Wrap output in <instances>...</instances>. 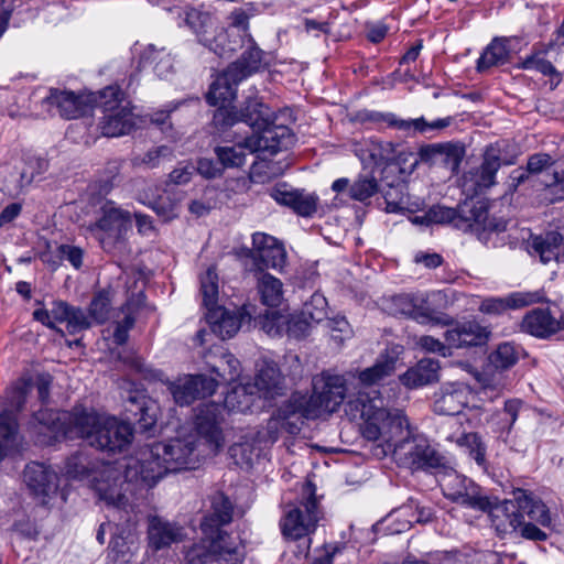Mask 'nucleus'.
<instances>
[{"instance_id": "40", "label": "nucleus", "mask_w": 564, "mask_h": 564, "mask_svg": "<svg viewBox=\"0 0 564 564\" xmlns=\"http://www.w3.org/2000/svg\"><path fill=\"white\" fill-rule=\"evenodd\" d=\"M512 502L516 505V512L521 513L523 517L527 514L531 520L541 525L550 524L551 517L546 506L532 494L525 490H518Z\"/></svg>"}, {"instance_id": "17", "label": "nucleus", "mask_w": 564, "mask_h": 564, "mask_svg": "<svg viewBox=\"0 0 564 564\" xmlns=\"http://www.w3.org/2000/svg\"><path fill=\"white\" fill-rule=\"evenodd\" d=\"M95 97H98V93L79 96L73 91L52 88L43 99V105L47 107L52 115L57 113L65 119H76L88 111Z\"/></svg>"}, {"instance_id": "7", "label": "nucleus", "mask_w": 564, "mask_h": 564, "mask_svg": "<svg viewBox=\"0 0 564 564\" xmlns=\"http://www.w3.org/2000/svg\"><path fill=\"white\" fill-rule=\"evenodd\" d=\"M184 22L195 35L197 42L220 57H229L238 50V41L220 21L207 11L186 8Z\"/></svg>"}, {"instance_id": "33", "label": "nucleus", "mask_w": 564, "mask_h": 564, "mask_svg": "<svg viewBox=\"0 0 564 564\" xmlns=\"http://www.w3.org/2000/svg\"><path fill=\"white\" fill-rule=\"evenodd\" d=\"M256 389L260 397L272 399L280 395L284 390V382L280 369L274 362L264 361L258 370L254 383L251 389Z\"/></svg>"}, {"instance_id": "55", "label": "nucleus", "mask_w": 564, "mask_h": 564, "mask_svg": "<svg viewBox=\"0 0 564 564\" xmlns=\"http://www.w3.org/2000/svg\"><path fill=\"white\" fill-rule=\"evenodd\" d=\"M377 178L371 174L360 175L350 186L349 196L359 202H365L378 192Z\"/></svg>"}, {"instance_id": "12", "label": "nucleus", "mask_w": 564, "mask_h": 564, "mask_svg": "<svg viewBox=\"0 0 564 564\" xmlns=\"http://www.w3.org/2000/svg\"><path fill=\"white\" fill-rule=\"evenodd\" d=\"M543 174L542 184L552 202L564 199V165L547 153H535L528 159L527 169H517L511 180L519 185L533 175Z\"/></svg>"}, {"instance_id": "46", "label": "nucleus", "mask_w": 564, "mask_h": 564, "mask_svg": "<svg viewBox=\"0 0 564 564\" xmlns=\"http://www.w3.org/2000/svg\"><path fill=\"white\" fill-rule=\"evenodd\" d=\"M508 59V48L503 40H494L478 59L477 69L484 72L492 66L506 63Z\"/></svg>"}, {"instance_id": "42", "label": "nucleus", "mask_w": 564, "mask_h": 564, "mask_svg": "<svg viewBox=\"0 0 564 564\" xmlns=\"http://www.w3.org/2000/svg\"><path fill=\"white\" fill-rule=\"evenodd\" d=\"M446 440L455 443L475 462L482 466L486 462V446L477 433L449 434Z\"/></svg>"}, {"instance_id": "36", "label": "nucleus", "mask_w": 564, "mask_h": 564, "mask_svg": "<svg viewBox=\"0 0 564 564\" xmlns=\"http://www.w3.org/2000/svg\"><path fill=\"white\" fill-rule=\"evenodd\" d=\"M52 314L58 323H66L69 334H77L91 326L90 315H86L82 308L70 306L63 301L53 303Z\"/></svg>"}, {"instance_id": "23", "label": "nucleus", "mask_w": 564, "mask_h": 564, "mask_svg": "<svg viewBox=\"0 0 564 564\" xmlns=\"http://www.w3.org/2000/svg\"><path fill=\"white\" fill-rule=\"evenodd\" d=\"M490 332L476 321H465L452 325L444 334L451 348L480 346L488 340Z\"/></svg>"}, {"instance_id": "57", "label": "nucleus", "mask_w": 564, "mask_h": 564, "mask_svg": "<svg viewBox=\"0 0 564 564\" xmlns=\"http://www.w3.org/2000/svg\"><path fill=\"white\" fill-rule=\"evenodd\" d=\"M111 305L110 291L102 290L97 292L89 305V315L98 324L105 323L109 318Z\"/></svg>"}, {"instance_id": "10", "label": "nucleus", "mask_w": 564, "mask_h": 564, "mask_svg": "<svg viewBox=\"0 0 564 564\" xmlns=\"http://www.w3.org/2000/svg\"><path fill=\"white\" fill-rule=\"evenodd\" d=\"M237 66H228L225 72L216 77L206 96L208 104L218 106L214 113V123L226 128L241 122V111H237L230 102L236 98L237 86L242 78L235 73Z\"/></svg>"}, {"instance_id": "14", "label": "nucleus", "mask_w": 564, "mask_h": 564, "mask_svg": "<svg viewBox=\"0 0 564 564\" xmlns=\"http://www.w3.org/2000/svg\"><path fill=\"white\" fill-rule=\"evenodd\" d=\"M390 454L395 462L411 470L435 469L443 465V456L440 455L423 435H404L400 442L392 447Z\"/></svg>"}, {"instance_id": "35", "label": "nucleus", "mask_w": 564, "mask_h": 564, "mask_svg": "<svg viewBox=\"0 0 564 564\" xmlns=\"http://www.w3.org/2000/svg\"><path fill=\"white\" fill-rule=\"evenodd\" d=\"M232 518V506L228 498L217 494L212 500V513L204 518L200 527L205 536L216 535L221 525L228 524Z\"/></svg>"}, {"instance_id": "64", "label": "nucleus", "mask_w": 564, "mask_h": 564, "mask_svg": "<svg viewBox=\"0 0 564 564\" xmlns=\"http://www.w3.org/2000/svg\"><path fill=\"white\" fill-rule=\"evenodd\" d=\"M457 217V212L451 207L433 206L427 210V218L431 224H451L455 221Z\"/></svg>"}, {"instance_id": "43", "label": "nucleus", "mask_w": 564, "mask_h": 564, "mask_svg": "<svg viewBox=\"0 0 564 564\" xmlns=\"http://www.w3.org/2000/svg\"><path fill=\"white\" fill-rule=\"evenodd\" d=\"M47 169L48 162L45 158L33 153H25L19 167L20 186H29L37 176L45 173Z\"/></svg>"}, {"instance_id": "4", "label": "nucleus", "mask_w": 564, "mask_h": 564, "mask_svg": "<svg viewBox=\"0 0 564 564\" xmlns=\"http://www.w3.org/2000/svg\"><path fill=\"white\" fill-rule=\"evenodd\" d=\"M349 412L354 417L359 415L364 419L362 434L373 442H379L376 455H388L404 435L410 434V425L404 414L399 410L387 408L381 395L366 399L360 394L347 403Z\"/></svg>"}, {"instance_id": "34", "label": "nucleus", "mask_w": 564, "mask_h": 564, "mask_svg": "<svg viewBox=\"0 0 564 564\" xmlns=\"http://www.w3.org/2000/svg\"><path fill=\"white\" fill-rule=\"evenodd\" d=\"M139 67L151 69L158 77L165 78L173 73V57L165 47L149 44L140 53Z\"/></svg>"}, {"instance_id": "11", "label": "nucleus", "mask_w": 564, "mask_h": 564, "mask_svg": "<svg viewBox=\"0 0 564 564\" xmlns=\"http://www.w3.org/2000/svg\"><path fill=\"white\" fill-rule=\"evenodd\" d=\"M187 564H241L243 558L239 542L234 541L225 531L216 535L205 536L200 543L186 551Z\"/></svg>"}, {"instance_id": "19", "label": "nucleus", "mask_w": 564, "mask_h": 564, "mask_svg": "<svg viewBox=\"0 0 564 564\" xmlns=\"http://www.w3.org/2000/svg\"><path fill=\"white\" fill-rule=\"evenodd\" d=\"M492 522L498 530L503 532L511 529L520 531L521 535L528 540L544 541L546 533L532 523H525L521 513L516 512V505L512 500H506L496 505L491 510Z\"/></svg>"}, {"instance_id": "5", "label": "nucleus", "mask_w": 564, "mask_h": 564, "mask_svg": "<svg viewBox=\"0 0 564 564\" xmlns=\"http://www.w3.org/2000/svg\"><path fill=\"white\" fill-rule=\"evenodd\" d=\"M241 122L254 130L252 135L247 137L249 153L274 154L295 142V137L288 127L270 122L269 108L257 97H247Z\"/></svg>"}, {"instance_id": "38", "label": "nucleus", "mask_w": 564, "mask_h": 564, "mask_svg": "<svg viewBox=\"0 0 564 564\" xmlns=\"http://www.w3.org/2000/svg\"><path fill=\"white\" fill-rule=\"evenodd\" d=\"M238 47L246 45V51L241 57L231 63L229 66H237L236 74L239 78H247L248 76L257 73L263 65V51L256 44L253 37L247 34L246 40H241V44L238 42Z\"/></svg>"}, {"instance_id": "20", "label": "nucleus", "mask_w": 564, "mask_h": 564, "mask_svg": "<svg viewBox=\"0 0 564 564\" xmlns=\"http://www.w3.org/2000/svg\"><path fill=\"white\" fill-rule=\"evenodd\" d=\"M254 265L259 270L282 269L285 264L286 252L284 247L272 236L256 232L252 236V249L247 250Z\"/></svg>"}, {"instance_id": "51", "label": "nucleus", "mask_w": 564, "mask_h": 564, "mask_svg": "<svg viewBox=\"0 0 564 564\" xmlns=\"http://www.w3.org/2000/svg\"><path fill=\"white\" fill-rule=\"evenodd\" d=\"M284 165L280 163L260 159L254 162L250 170V180L254 183H267L270 180L281 175L284 171Z\"/></svg>"}, {"instance_id": "60", "label": "nucleus", "mask_w": 564, "mask_h": 564, "mask_svg": "<svg viewBox=\"0 0 564 564\" xmlns=\"http://www.w3.org/2000/svg\"><path fill=\"white\" fill-rule=\"evenodd\" d=\"M121 319L116 321V327L113 330V340L118 345H122L128 340V333L133 327L135 318L133 316L131 306L129 304L122 306Z\"/></svg>"}, {"instance_id": "47", "label": "nucleus", "mask_w": 564, "mask_h": 564, "mask_svg": "<svg viewBox=\"0 0 564 564\" xmlns=\"http://www.w3.org/2000/svg\"><path fill=\"white\" fill-rule=\"evenodd\" d=\"M253 391L251 387L243 384L236 386L230 392L227 393L224 400V409L230 411L245 412L253 404Z\"/></svg>"}, {"instance_id": "41", "label": "nucleus", "mask_w": 564, "mask_h": 564, "mask_svg": "<svg viewBox=\"0 0 564 564\" xmlns=\"http://www.w3.org/2000/svg\"><path fill=\"white\" fill-rule=\"evenodd\" d=\"M257 291L260 301L268 307H279L284 302V289L280 279L261 272L257 279Z\"/></svg>"}, {"instance_id": "30", "label": "nucleus", "mask_w": 564, "mask_h": 564, "mask_svg": "<svg viewBox=\"0 0 564 564\" xmlns=\"http://www.w3.org/2000/svg\"><path fill=\"white\" fill-rule=\"evenodd\" d=\"M469 391L463 384H448L441 389L434 401V411L442 415H458L468 403Z\"/></svg>"}, {"instance_id": "2", "label": "nucleus", "mask_w": 564, "mask_h": 564, "mask_svg": "<svg viewBox=\"0 0 564 564\" xmlns=\"http://www.w3.org/2000/svg\"><path fill=\"white\" fill-rule=\"evenodd\" d=\"M30 431L40 445H52L62 438H83L91 447L111 454L126 451L133 440L129 423L82 405L72 412L40 410L33 414Z\"/></svg>"}, {"instance_id": "1", "label": "nucleus", "mask_w": 564, "mask_h": 564, "mask_svg": "<svg viewBox=\"0 0 564 564\" xmlns=\"http://www.w3.org/2000/svg\"><path fill=\"white\" fill-rule=\"evenodd\" d=\"M208 456L193 435L141 448L119 466L106 464L94 476V489L107 505L126 508L127 491L151 488L167 473L195 469Z\"/></svg>"}, {"instance_id": "32", "label": "nucleus", "mask_w": 564, "mask_h": 564, "mask_svg": "<svg viewBox=\"0 0 564 564\" xmlns=\"http://www.w3.org/2000/svg\"><path fill=\"white\" fill-rule=\"evenodd\" d=\"M126 410L134 416H139L140 427L145 431L155 425L160 413L158 402L138 391L130 393L127 398Z\"/></svg>"}, {"instance_id": "56", "label": "nucleus", "mask_w": 564, "mask_h": 564, "mask_svg": "<svg viewBox=\"0 0 564 564\" xmlns=\"http://www.w3.org/2000/svg\"><path fill=\"white\" fill-rule=\"evenodd\" d=\"M132 541L121 535H116L109 544L108 557L113 563L129 564L133 557Z\"/></svg>"}, {"instance_id": "8", "label": "nucleus", "mask_w": 564, "mask_h": 564, "mask_svg": "<svg viewBox=\"0 0 564 564\" xmlns=\"http://www.w3.org/2000/svg\"><path fill=\"white\" fill-rule=\"evenodd\" d=\"M94 104L101 109L99 129L105 137H120L129 133L135 126L130 101L118 86H108L98 91Z\"/></svg>"}, {"instance_id": "39", "label": "nucleus", "mask_w": 564, "mask_h": 564, "mask_svg": "<svg viewBox=\"0 0 564 564\" xmlns=\"http://www.w3.org/2000/svg\"><path fill=\"white\" fill-rule=\"evenodd\" d=\"M440 362L432 358L420 360L401 377V382L408 388H417L438 380Z\"/></svg>"}, {"instance_id": "63", "label": "nucleus", "mask_w": 564, "mask_h": 564, "mask_svg": "<svg viewBox=\"0 0 564 564\" xmlns=\"http://www.w3.org/2000/svg\"><path fill=\"white\" fill-rule=\"evenodd\" d=\"M57 253L62 260H66L70 265L79 270L83 265L84 250L80 247L73 245H61L57 248Z\"/></svg>"}, {"instance_id": "58", "label": "nucleus", "mask_w": 564, "mask_h": 564, "mask_svg": "<svg viewBox=\"0 0 564 564\" xmlns=\"http://www.w3.org/2000/svg\"><path fill=\"white\" fill-rule=\"evenodd\" d=\"M200 291L203 295V303L207 308V312L212 307H217L218 276L214 269L209 268L200 278Z\"/></svg>"}, {"instance_id": "54", "label": "nucleus", "mask_w": 564, "mask_h": 564, "mask_svg": "<svg viewBox=\"0 0 564 564\" xmlns=\"http://www.w3.org/2000/svg\"><path fill=\"white\" fill-rule=\"evenodd\" d=\"M218 366H213L212 371L216 375L213 379L219 382H231L239 376V360L231 354H224Z\"/></svg>"}, {"instance_id": "6", "label": "nucleus", "mask_w": 564, "mask_h": 564, "mask_svg": "<svg viewBox=\"0 0 564 564\" xmlns=\"http://www.w3.org/2000/svg\"><path fill=\"white\" fill-rule=\"evenodd\" d=\"M52 378L47 373L39 375L35 382L22 377L10 387L4 395V409L0 413V460L8 454L18 449L19 434L13 411H20L28 398L29 392L35 387L41 403H45L50 395Z\"/></svg>"}, {"instance_id": "22", "label": "nucleus", "mask_w": 564, "mask_h": 564, "mask_svg": "<svg viewBox=\"0 0 564 564\" xmlns=\"http://www.w3.org/2000/svg\"><path fill=\"white\" fill-rule=\"evenodd\" d=\"M368 118L372 121L386 122L389 127L403 131L408 135L414 134L416 132L427 133L434 130H442L447 128L452 122L451 117L441 118L429 122L424 119V117H420L416 119H400L394 113L391 112H372L369 115Z\"/></svg>"}, {"instance_id": "61", "label": "nucleus", "mask_w": 564, "mask_h": 564, "mask_svg": "<svg viewBox=\"0 0 564 564\" xmlns=\"http://www.w3.org/2000/svg\"><path fill=\"white\" fill-rule=\"evenodd\" d=\"M500 167V158L487 152L480 167L479 185L489 187L495 183V176Z\"/></svg>"}, {"instance_id": "24", "label": "nucleus", "mask_w": 564, "mask_h": 564, "mask_svg": "<svg viewBox=\"0 0 564 564\" xmlns=\"http://www.w3.org/2000/svg\"><path fill=\"white\" fill-rule=\"evenodd\" d=\"M354 152L364 165L390 164L397 155V143L375 138L364 139L354 144Z\"/></svg>"}, {"instance_id": "21", "label": "nucleus", "mask_w": 564, "mask_h": 564, "mask_svg": "<svg viewBox=\"0 0 564 564\" xmlns=\"http://www.w3.org/2000/svg\"><path fill=\"white\" fill-rule=\"evenodd\" d=\"M251 312L246 305L238 310L217 306L209 308L206 313L212 332L221 339L235 336L245 323L251 321Z\"/></svg>"}, {"instance_id": "37", "label": "nucleus", "mask_w": 564, "mask_h": 564, "mask_svg": "<svg viewBox=\"0 0 564 564\" xmlns=\"http://www.w3.org/2000/svg\"><path fill=\"white\" fill-rule=\"evenodd\" d=\"M272 197L281 205L291 207L296 214L308 217L317 208V196L300 191L274 189Z\"/></svg>"}, {"instance_id": "48", "label": "nucleus", "mask_w": 564, "mask_h": 564, "mask_svg": "<svg viewBox=\"0 0 564 564\" xmlns=\"http://www.w3.org/2000/svg\"><path fill=\"white\" fill-rule=\"evenodd\" d=\"M290 313L286 310L267 312L260 318L261 328L269 336H281L288 334Z\"/></svg>"}, {"instance_id": "45", "label": "nucleus", "mask_w": 564, "mask_h": 564, "mask_svg": "<svg viewBox=\"0 0 564 564\" xmlns=\"http://www.w3.org/2000/svg\"><path fill=\"white\" fill-rule=\"evenodd\" d=\"M215 152L223 167H239L245 164L246 154L249 152L247 138L234 145L218 147Z\"/></svg>"}, {"instance_id": "44", "label": "nucleus", "mask_w": 564, "mask_h": 564, "mask_svg": "<svg viewBox=\"0 0 564 564\" xmlns=\"http://www.w3.org/2000/svg\"><path fill=\"white\" fill-rule=\"evenodd\" d=\"M517 67L519 69L535 70L549 78L551 86L555 88L554 67L550 65V61L544 56L541 47H535L529 56L524 57L517 64Z\"/></svg>"}, {"instance_id": "9", "label": "nucleus", "mask_w": 564, "mask_h": 564, "mask_svg": "<svg viewBox=\"0 0 564 564\" xmlns=\"http://www.w3.org/2000/svg\"><path fill=\"white\" fill-rule=\"evenodd\" d=\"M318 506L315 487L311 482L302 485V498L285 506L280 525L282 534L289 540H300L310 535L318 521Z\"/></svg>"}, {"instance_id": "49", "label": "nucleus", "mask_w": 564, "mask_h": 564, "mask_svg": "<svg viewBox=\"0 0 564 564\" xmlns=\"http://www.w3.org/2000/svg\"><path fill=\"white\" fill-rule=\"evenodd\" d=\"M423 160H435L444 159L452 165V170L455 171L462 160V152L458 148L451 144H435L427 147L421 151Z\"/></svg>"}, {"instance_id": "62", "label": "nucleus", "mask_w": 564, "mask_h": 564, "mask_svg": "<svg viewBox=\"0 0 564 564\" xmlns=\"http://www.w3.org/2000/svg\"><path fill=\"white\" fill-rule=\"evenodd\" d=\"M416 345L426 352L438 354L443 357L451 355V347L433 336H420L416 340Z\"/></svg>"}, {"instance_id": "15", "label": "nucleus", "mask_w": 564, "mask_h": 564, "mask_svg": "<svg viewBox=\"0 0 564 564\" xmlns=\"http://www.w3.org/2000/svg\"><path fill=\"white\" fill-rule=\"evenodd\" d=\"M224 406L210 402L196 409L194 417V435L209 455L217 454L225 445L224 434Z\"/></svg>"}, {"instance_id": "59", "label": "nucleus", "mask_w": 564, "mask_h": 564, "mask_svg": "<svg viewBox=\"0 0 564 564\" xmlns=\"http://www.w3.org/2000/svg\"><path fill=\"white\" fill-rule=\"evenodd\" d=\"M302 311L303 316L310 317L312 323H321L327 316V300L323 294L314 293Z\"/></svg>"}, {"instance_id": "26", "label": "nucleus", "mask_w": 564, "mask_h": 564, "mask_svg": "<svg viewBox=\"0 0 564 564\" xmlns=\"http://www.w3.org/2000/svg\"><path fill=\"white\" fill-rule=\"evenodd\" d=\"M528 251L538 256L542 263L554 260L564 263V231H551L544 236H533L528 241Z\"/></svg>"}, {"instance_id": "13", "label": "nucleus", "mask_w": 564, "mask_h": 564, "mask_svg": "<svg viewBox=\"0 0 564 564\" xmlns=\"http://www.w3.org/2000/svg\"><path fill=\"white\" fill-rule=\"evenodd\" d=\"M131 227V213L122 209L115 202L107 200L100 207L99 217L87 226V230L105 250H109L124 239Z\"/></svg>"}, {"instance_id": "52", "label": "nucleus", "mask_w": 564, "mask_h": 564, "mask_svg": "<svg viewBox=\"0 0 564 564\" xmlns=\"http://www.w3.org/2000/svg\"><path fill=\"white\" fill-rule=\"evenodd\" d=\"M411 516H414L413 505L403 506L391 512L384 520L389 533L399 534L409 530L413 523Z\"/></svg>"}, {"instance_id": "27", "label": "nucleus", "mask_w": 564, "mask_h": 564, "mask_svg": "<svg viewBox=\"0 0 564 564\" xmlns=\"http://www.w3.org/2000/svg\"><path fill=\"white\" fill-rule=\"evenodd\" d=\"M184 536L183 529L176 523L153 516L149 518L148 539L149 545L155 551L181 542Z\"/></svg>"}, {"instance_id": "50", "label": "nucleus", "mask_w": 564, "mask_h": 564, "mask_svg": "<svg viewBox=\"0 0 564 564\" xmlns=\"http://www.w3.org/2000/svg\"><path fill=\"white\" fill-rule=\"evenodd\" d=\"M173 150L167 145H159L149 150L143 155H135L132 159V165L135 167L155 169L162 161L171 160Z\"/></svg>"}, {"instance_id": "53", "label": "nucleus", "mask_w": 564, "mask_h": 564, "mask_svg": "<svg viewBox=\"0 0 564 564\" xmlns=\"http://www.w3.org/2000/svg\"><path fill=\"white\" fill-rule=\"evenodd\" d=\"M518 358L519 354L516 347L510 343H503L489 355V364L497 370H505L512 367Z\"/></svg>"}, {"instance_id": "18", "label": "nucleus", "mask_w": 564, "mask_h": 564, "mask_svg": "<svg viewBox=\"0 0 564 564\" xmlns=\"http://www.w3.org/2000/svg\"><path fill=\"white\" fill-rule=\"evenodd\" d=\"M169 391L180 405H188L196 399L212 395L217 388V379L204 375H185L175 381H167Z\"/></svg>"}, {"instance_id": "3", "label": "nucleus", "mask_w": 564, "mask_h": 564, "mask_svg": "<svg viewBox=\"0 0 564 564\" xmlns=\"http://www.w3.org/2000/svg\"><path fill=\"white\" fill-rule=\"evenodd\" d=\"M313 393H293L268 421L265 432H258V442L272 444L280 430L289 434L301 431L303 419H316L323 413H333L346 397L345 379L338 375H321L313 378Z\"/></svg>"}, {"instance_id": "16", "label": "nucleus", "mask_w": 564, "mask_h": 564, "mask_svg": "<svg viewBox=\"0 0 564 564\" xmlns=\"http://www.w3.org/2000/svg\"><path fill=\"white\" fill-rule=\"evenodd\" d=\"M440 484L444 496L456 503L480 511H488L490 514L495 506L499 505L485 496L471 479L455 471L444 475Z\"/></svg>"}, {"instance_id": "31", "label": "nucleus", "mask_w": 564, "mask_h": 564, "mask_svg": "<svg viewBox=\"0 0 564 564\" xmlns=\"http://www.w3.org/2000/svg\"><path fill=\"white\" fill-rule=\"evenodd\" d=\"M562 328V316L557 321L549 310L534 308L525 314L521 322V329L539 338H547Z\"/></svg>"}, {"instance_id": "28", "label": "nucleus", "mask_w": 564, "mask_h": 564, "mask_svg": "<svg viewBox=\"0 0 564 564\" xmlns=\"http://www.w3.org/2000/svg\"><path fill=\"white\" fill-rule=\"evenodd\" d=\"M395 362L397 358L394 356L389 354L381 355L372 367L360 371L358 378L364 390L358 392L357 398H359L360 394H362L365 399L367 394L370 397L380 395L379 391L372 388V386L391 376L395 370Z\"/></svg>"}, {"instance_id": "29", "label": "nucleus", "mask_w": 564, "mask_h": 564, "mask_svg": "<svg viewBox=\"0 0 564 564\" xmlns=\"http://www.w3.org/2000/svg\"><path fill=\"white\" fill-rule=\"evenodd\" d=\"M24 480L35 495L43 497H50L58 488L56 471L41 463H32L26 466Z\"/></svg>"}, {"instance_id": "25", "label": "nucleus", "mask_w": 564, "mask_h": 564, "mask_svg": "<svg viewBox=\"0 0 564 564\" xmlns=\"http://www.w3.org/2000/svg\"><path fill=\"white\" fill-rule=\"evenodd\" d=\"M544 299L541 291L513 292L506 297H487L481 301L479 311L484 314L499 315L507 310H517L542 302Z\"/></svg>"}]
</instances>
